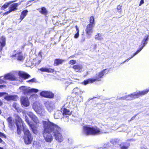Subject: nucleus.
Wrapping results in <instances>:
<instances>
[{"mask_svg": "<svg viewBox=\"0 0 149 149\" xmlns=\"http://www.w3.org/2000/svg\"><path fill=\"white\" fill-rule=\"evenodd\" d=\"M109 71V70L107 69H105L99 72L98 74H96L95 78L93 79L94 82H95V81H101V79L103 77V76L105 74V73L107 72L106 73L107 74Z\"/></svg>", "mask_w": 149, "mask_h": 149, "instance_id": "6e6552de", "label": "nucleus"}, {"mask_svg": "<svg viewBox=\"0 0 149 149\" xmlns=\"http://www.w3.org/2000/svg\"><path fill=\"white\" fill-rule=\"evenodd\" d=\"M54 135L55 139L59 142H61L63 140V137L61 133V128L57 125L53 123Z\"/></svg>", "mask_w": 149, "mask_h": 149, "instance_id": "20e7f679", "label": "nucleus"}, {"mask_svg": "<svg viewBox=\"0 0 149 149\" xmlns=\"http://www.w3.org/2000/svg\"><path fill=\"white\" fill-rule=\"evenodd\" d=\"M149 91V89H147L139 92H136L127 95V97H130V99L133 100L139 97L148 93Z\"/></svg>", "mask_w": 149, "mask_h": 149, "instance_id": "39448f33", "label": "nucleus"}, {"mask_svg": "<svg viewBox=\"0 0 149 149\" xmlns=\"http://www.w3.org/2000/svg\"><path fill=\"white\" fill-rule=\"evenodd\" d=\"M42 52L40 51L39 53H38V55L40 56V57H42Z\"/></svg>", "mask_w": 149, "mask_h": 149, "instance_id": "de8ad7c7", "label": "nucleus"}, {"mask_svg": "<svg viewBox=\"0 0 149 149\" xmlns=\"http://www.w3.org/2000/svg\"><path fill=\"white\" fill-rule=\"evenodd\" d=\"M65 61V60L60 58H56L54 60V66H57L62 64Z\"/></svg>", "mask_w": 149, "mask_h": 149, "instance_id": "4468645a", "label": "nucleus"}, {"mask_svg": "<svg viewBox=\"0 0 149 149\" xmlns=\"http://www.w3.org/2000/svg\"><path fill=\"white\" fill-rule=\"evenodd\" d=\"M26 81L28 83L31 82L32 83H36L37 82L35 78H33L27 81Z\"/></svg>", "mask_w": 149, "mask_h": 149, "instance_id": "4c0bfd02", "label": "nucleus"}, {"mask_svg": "<svg viewBox=\"0 0 149 149\" xmlns=\"http://www.w3.org/2000/svg\"><path fill=\"white\" fill-rule=\"evenodd\" d=\"M82 68V65L79 64L74 65L72 67V68L76 72H81Z\"/></svg>", "mask_w": 149, "mask_h": 149, "instance_id": "f3484780", "label": "nucleus"}, {"mask_svg": "<svg viewBox=\"0 0 149 149\" xmlns=\"http://www.w3.org/2000/svg\"><path fill=\"white\" fill-rule=\"evenodd\" d=\"M19 75L24 79H26L31 77V76L25 72H20L19 73Z\"/></svg>", "mask_w": 149, "mask_h": 149, "instance_id": "412c9836", "label": "nucleus"}, {"mask_svg": "<svg viewBox=\"0 0 149 149\" xmlns=\"http://www.w3.org/2000/svg\"><path fill=\"white\" fill-rule=\"evenodd\" d=\"M1 42H0V43H1Z\"/></svg>", "mask_w": 149, "mask_h": 149, "instance_id": "13d9d810", "label": "nucleus"}, {"mask_svg": "<svg viewBox=\"0 0 149 149\" xmlns=\"http://www.w3.org/2000/svg\"><path fill=\"white\" fill-rule=\"evenodd\" d=\"M79 33L78 32H77V33L75 34L74 37L75 38H77L79 37Z\"/></svg>", "mask_w": 149, "mask_h": 149, "instance_id": "c03bdc74", "label": "nucleus"}, {"mask_svg": "<svg viewBox=\"0 0 149 149\" xmlns=\"http://www.w3.org/2000/svg\"><path fill=\"white\" fill-rule=\"evenodd\" d=\"M76 63V61L74 60H70L69 62V64L71 65H74Z\"/></svg>", "mask_w": 149, "mask_h": 149, "instance_id": "ea45409f", "label": "nucleus"}, {"mask_svg": "<svg viewBox=\"0 0 149 149\" xmlns=\"http://www.w3.org/2000/svg\"><path fill=\"white\" fill-rule=\"evenodd\" d=\"M1 12L0 13V14H1Z\"/></svg>", "mask_w": 149, "mask_h": 149, "instance_id": "4d7b16f0", "label": "nucleus"}, {"mask_svg": "<svg viewBox=\"0 0 149 149\" xmlns=\"http://www.w3.org/2000/svg\"><path fill=\"white\" fill-rule=\"evenodd\" d=\"M94 82L93 79L89 78L87 79L84 80L82 82V84L85 85H86L89 83H92Z\"/></svg>", "mask_w": 149, "mask_h": 149, "instance_id": "bb28decb", "label": "nucleus"}, {"mask_svg": "<svg viewBox=\"0 0 149 149\" xmlns=\"http://www.w3.org/2000/svg\"><path fill=\"white\" fill-rule=\"evenodd\" d=\"M11 12V11L10 10V9H9V10L8 11H6V12H5L3 13V16L4 15H7Z\"/></svg>", "mask_w": 149, "mask_h": 149, "instance_id": "37998d69", "label": "nucleus"}, {"mask_svg": "<svg viewBox=\"0 0 149 149\" xmlns=\"http://www.w3.org/2000/svg\"><path fill=\"white\" fill-rule=\"evenodd\" d=\"M29 126L33 133H36L37 132L36 127L34 124H32L31 125H30Z\"/></svg>", "mask_w": 149, "mask_h": 149, "instance_id": "473e14b6", "label": "nucleus"}, {"mask_svg": "<svg viewBox=\"0 0 149 149\" xmlns=\"http://www.w3.org/2000/svg\"><path fill=\"white\" fill-rule=\"evenodd\" d=\"M0 149H3V147H0Z\"/></svg>", "mask_w": 149, "mask_h": 149, "instance_id": "864d4df0", "label": "nucleus"}, {"mask_svg": "<svg viewBox=\"0 0 149 149\" xmlns=\"http://www.w3.org/2000/svg\"><path fill=\"white\" fill-rule=\"evenodd\" d=\"M101 34L99 33H97L95 37V39L98 40H100L102 39Z\"/></svg>", "mask_w": 149, "mask_h": 149, "instance_id": "f704fd0d", "label": "nucleus"}, {"mask_svg": "<svg viewBox=\"0 0 149 149\" xmlns=\"http://www.w3.org/2000/svg\"><path fill=\"white\" fill-rule=\"evenodd\" d=\"M17 96L16 95H7L4 97L5 99L8 101L11 100L16 101L17 100Z\"/></svg>", "mask_w": 149, "mask_h": 149, "instance_id": "ddd939ff", "label": "nucleus"}, {"mask_svg": "<svg viewBox=\"0 0 149 149\" xmlns=\"http://www.w3.org/2000/svg\"><path fill=\"white\" fill-rule=\"evenodd\" d=\"M34 1V0H32V1Z\"/></svg>", "mask_w": 149, "mask_h": 149, "instance_id": "6e6d98bb", "label": "nucleus"}, {"mask_svg": "<svg viewBox=\"0 0 149 149\" xmlns=\"http://www.w3.org/2000/svg\"><path fill=\"white\" fill-rule=\"evenodd\" d=\"M13 107L14 108H15L17 112H19L20 111L19 108L17 106V105L16 104H14L13 105Z\"/></svg>", "mask_w": 149, "mask_h": 149, "instance_id": "58836bf2", "label": "nucleus"}, {"mask_svg": "<svg viewBox=\"0 0 149 149\" xmlns=\"http://www.w3.org/2000/svg\"><path fill=\"white\" fill-rule=\"evenodd\" d=\"M20 101L21 105L24 107H27L30 105V102L28 98L25 96H22L20 98Z\"/></svg>", "mask_w": 149, "mask_h": 149, "instance_id": "9b49d317", "label": "nucleus"}, {"mask_svg": "<svg viewBox=\"0 0 149 149\" xmlns=\"http://www.w3.org/2000/svg\"><path fill=\"white\" fill-rule=\"evenodd\" d=\"M4 77L6 79L10 80L13 81L16 79V78L14 76L9 74L6 75Z\"/></svg>", "mask_w": 149, "mask_h": 149, "instance_id": "b1692460", "label": "nucleus"}, {"mask_svg": "<svg viewBox=\"0 0 149 149\" xmlns=\"http://www.w3.org/2000/svg\"><path fill=\"white\" fill-rule=\"evenodd\" d=\"M39 70L42 72H46L47 73H53L54 70L52 68H42L39 69Z\"/></svg>", "mask_w": 149, "mask_h": 149, "instance_id": "6ab92c4d", "label": "nucleus"}, {"mask_svg": "<svg viewBox=\"0 0 149 149\" xmlns=\"http://www.w3.org/2000/svg\"><path fill=\"white\" fill-rule=\"evenodd\" d=\"M37 10L39 11V12L41 14L46 15L48 14V11L46 8L44 7H42L40 8H39Z\"/></svg>", "mask_w": 149, "mask_h": 149, "instance_id": "aec40b11", "label": "nucleus"}, {"mask_svg": "<svg viewBox=\"0 0 149 149\" xmlns=\"http://www.w3.org/2000/svg\"><path fill=\"white\" fill-rule=\"evenodd\" d=\"M24 58L25 57L23 55L22 52L19 51V54L16 59L18 61H22L24 60Z\"/></svg>", "mask_w": 149, "mask_h": 149, "instance_id": "cd10ccee", "label": "nucleus"}, {"mask_svg": "<svg viewBox=\"0 0 149 149\" xmlns=\"http://www.w3.org/2000/svg\"><path fill=\"white\" fill-rule=\"evenodd\" d=\"M14 117L15 123L17 127V133L18 135H20L21 133L22 126L24 130V123L18 115L15 114Z\"/></svg>", "mask_w": 149, "mask_h": 149, "instance_id": "7ed1b4c3", "label": "nucleus"}, {"mask_svg": "<svg viewBox=\"0 0 149 149\" xmlns=\"http://www.w3.org/2000/svg\"><path fill=\"white\" fill-rule=\"evenodd\" d=\"M74 92L76 94H78L79 93L81 94L82 93L81 89L78 87L75 88L73 90Z\"/></svg>", "mask_w": 149, "mask_h": 149, "instance_id": "72a5a7b5", "label": "nucleus"}, {"mask_svg": "<svg viewBox=\"0 0 149 149\" xmlns=\"http://www.w3.org/2000/svg\"><path fill=\"white\" fill-rule=\"evenodd\" d=\"M122 6H120L119 5L117 6L116 9L117 10L119 13H121L122 11Z\"/></svg>", "mask_w": 149, "mask_h": 149, "instance_id": "e433bc0d", "label": "nucleus"}, {"mask_svg": "<svg viewBox=\"0 0 149 149\" xmlns=\"http://www.w3.org/2000/svg\"><path fill=\"white\" fill-rule=\"evenodd\" d=\"M3 104V103L0 100V106H2Z\"/></svg>", "mask_w": 149, "mask_h": 149, "instance_id": "8fccbe9b", "label": "nucleus"}, {"mask_svg": "<svg viewBox=\"0 0 149 149\" xmlns=\"http://www.w3.org/2000/svg\"><path fill=\"white\" fill-rule=\"evenodd\" d=\"M145 38H144L141 42V47L132 56V57L130 58V59L132 58L134 56L139 52L144 47L145 45L147 44V41L148 40L149 36L148 35H147L145 36Z\"/></svg>", "mask_w": 149, "mask_h": 149, "instance_id": "1a4fd4ad", "label": "nucleus"}, {"mask_svg": "<svg viewBox=\"0 0 149 149\" xmlns=\"http://www.w3.org/2000/svg\"><path fill=\"white\" fill-rule=\"evenodd\" d=\"M89 24H91L95 25V17L93 16H91L89 18Z\"/></svg>", "mask_w": 149, "mask_h": 149, "instance_id": "7c9ffc66", "label": "nucleus"}, {"mask_svg": "<svg viewBox=\"0 0 149 149\" xmlns=\"http://www.w3.org/2000/svg\"><path fill=\"white\" fill-rule=\"evenodd\" d=\"M7 94V93L5 92L0 93V97H2L5 94Z\"/></svg>", "mask_w": 149, "mask_h": 149, "instance_id": "a18cd8bd", "label": "nucleus"}, {"mask_svg": "<svg viewBox=\"0 0 149 149\" xmlns=\"http://www.w3.org/2000/svg\"><path fill=\"white\" fill-rule=\"evenodd\" d=\"M22 90L23 91V93L24 94H28L30 93V89H29L27 88H24Z\"/></svg>", "mask_w": 149, "mask_h": 149, "instance_id": "c9c22d12", "label": "nucleus"}, {"mask_svg": "<svg viewBox=\"0 0 149 149\" xmlns=\"http://www.w3.org/2000/svg\"><path fill=\"white\" fill-rule=\"evenodd\" d=\"M17 0H15V1H10L9 2L6 3L2 6L1 8V10H4L11 3H13L15 2Z\"/></svg>", "mask_w": 149, "mask_h": 149, "instance_id": "c85d7f7f", "label": "nucleus"}, {"mask_svg": "<svg viewBox=\"0 0 149 149\" xmlns=\"http://www.w3.org/2000/svg\"><path fill=\"white\" fill-rule=\"evenodd\" d=\"M43 131L42 134L45 141L48 142H51L53 140V136L51 133H53L54 131L53 123L49 121H42Z\"/></svg>", "mask_w": 149, "mask_h": 149, "instance_id": "f257e3e1", "label": "nucleus"}, {"mask_svg": "<svg viewBox=\"0 0 149 149\" xmlns=\"http://www.w3.org/2000/svg\"><path fill=\"white\" fill-rule=\"evenodd\" d=\"M144 3V1L143 0H141L140 3L139 4V6H141V5L143 4Z\"/></svg>", "mask_w": 149, "mask_h": 149, "instance_id": "49530a36", "label": "nucleus"}, {"mask_svg": "<svg viewBox=\"0 0 149 149\" xmlns=\"http://www.w3.org/2000/svg\"><path fill=\"white\" fill-rule=\"evenodd\" d=\"M40 95L45 98L52 99L54 97V94L52 92L47 91H43L40 92Z\"/></svg>", "mask_w": 149, "mask_h": 149, "instance_id": "0eeeda50", "label": "nucleus"}, {"mask_svg": "<svg viewBox=\"0 0 149 149\" xmlns=\"http://www.w3.org/2000/svg\"><path fill=\"white\" fill-rule=\"evenodd\" d=\"M40 62H41L40 61V60H39V61H38V65L40 63Z\"/></svg>", "mask_w": 149, "mask_h": 149, "instance_id": "603ef678", "label": "nucleus"}, {"mask_svg": "<svg viewBox=\"0 0 149 149\" xmlns=\"http://www.w3.org/2000/svg\"><path fill=\"white\" fill-rule=\"evenodd\" d=\"M23 138L26 144H29L32 143L33 137L29 129H26L24 130V135L23 136Z\"/></svg>", "mask_w": 149, "mask_h": 149, "instance_id": "423d86ee", "label": "nucleus"}, {"mask_svg": "<svg viewBox=\"0 0 149 149\" xmlns=\"http://www.w3.org/2000/svg\"><path fill=\"white\" fill-rule=\"evenodd\" d=\"M5 86L3 85H0V88H1L3 87H4Z\"/></svg>", "mask_w": 149, "mask_h": 149, "instance_id": "3c124183", "label": "nucleus"}, {"mask_svg": "<svg viewBox=\"0 0 149 149\" xmlns=\"http://www.w3.org/2000/svg\"><path fill=\"white\" fill-rule=\"evenodd\" d=\"M83 129L84 134L86 136L98 135L101 133L100 130L97 127H94L86 125L83 127Z\"/></svg>", "mask_w": 149, "mask_h": 149, "instance_id": "f03ea898", "label": "nucleus"}, {"mask_svg": "<svg viewBox=\"0 0 149 149\" xmlns=\"http://www.w3.org/2000/svg\"><path fill=\"white\" fill-rule=\"evenodd\" d=\"M13 52L15 53V54L12 55L10 57L13 59H16L19 54V51H17L16 50H15L13 51Z\"/></svg>", "mask_w": 149, "mask_h": 149, "instance_id": "c756f323", "label": "nucleus"}, {"mask_svg": "<svg viewBox=\"0 0 149 149\" xmlns=\"http://www.w3.org/2000/svg\"><path fill=\"white\" fill-rule=\"evenodd\" d=\"M75 27L76 29V31H77V32H78L79 33V29L78 28L77 26L76 25L75 26Z\"/></svg>", "mask_w": 149, "mask_h": 149, "instance_id": "09e8293b", "label": "nucleus"}, {"mask_svg": "<svg viewBox=\"0 0 149 149\" xmlns=\"http://www.w3.org/2000/svg\"><path fill=\"white\" fill-rule=\"evenodd\" d=\"M95 25H92L91 24H88L86 27L85 31L86 35L88 38L91 37L92 34L93 32V29Z\"/></svg>", "mask_w": 149, "mask_h": 149, "instance_id": "9d476101", "label": "nucleus"}, {"mask_svg": "<svg viewBox=\"0 0 149 149\" xmlns=\"http://www.w3.org/2000/svg\"><path fill=\"white\" fill-rule=\"evenodd\" d=\"M28 12V11L26 10H24L22 12L20 16L19 19L20 20V22L27 15Z\"/></svg>", "mask_w": 149, "mask_h": 149, "instance_id": "5701e85b", "label": "nucleus"}, {"mask_svg": "<svg viewBox=\"0 0 149 149\" xmlns=\"http://www.w3.org/2000/svg\"><path fill=\"white\" fill-rule=\"evenodd\" d=\"M0 137L2 138H4L5 139L7 138L6 135L5 134L1 132H0ZM5 143V142L3 141V140L1 138H0V143Z\"/></svg>", "mask_w": 149, "mask_h": 149, "instance_id": "2f4dec72", "label": "nucleus"}, {"mask_svg": "<svg viewBox=\"0 0 149 149\" xmlns=\"http://www.w3.org/2000/svg\"><path fill=\"white\" fill-rule=\"evenodd\" d=\"M28 12V11L26 10H24L22 12L20 16L19 19L20 20V22L27 15Z\"/></svg>", "mask_w": 149, "mask_h": 149, "instance_id": "4be33fe9", "label": "nucleus"}, {"mask_svg": "<svg viewBox=\"0 0 149 149\" xmlns=\"http://www.w3.org/2000/svg\"><path fill=\"white\" fill-rule=\"evenodd\" d=\"M30 117L32 120L36 124H37L40 123L38 118L35 115H32Z\"/></svg>", "mask_w": 149, "mask_h": 149, "instance_id": "a878e982", "label": "nucleus"}, {"mask_svg": "<svg viewBox=\"0 0 149 149\" xmlns=\"http://www.w3.org/2000/svg\"><path fill=\"white\" fill-rule=\"evenodd\" d=\"M61 111L62 112V114L63 116L64 115H70L72 113V111H70L69 109H68L65 108L61 109Z\"/></svg>", "mask_w": 149, "mask_h": 149, "instance_id": "a211bd4d", "label": "nucleus"}, {"mask_svg": "<svg viewBox=\"0 0 149 149\" xmlns=\"http://www.w3.org/2000/svg\"><path fill=\"white\" fill-rule=\"evenodd\" d=\"M21 2L15 3L12 4L9 8V9L12 12L17 9V7L21 4Z\"/></svg>", "mask_w": 149, "mask_h": 149, "instance_id": "dca6fc26", "label": "nucleus"}, {"mask_svg": "<svg viewBox=\"0 0 149 149\" xmlns=\"http://www.w3.org/2000/svg\"><path fill=\"white\" fill-rule=\"evenodd\" d=\"M25 121L29 125V126L30 125H31L32 124H31L30 122L29 121V118H27V116L26 117Z\"/></svg>", "mask_w": 149, "mask_h": 149, "instance_id": "a19ab883", "label": "nucleus"}, {"mask_svg": "<svg viewBox=\"0 0 149 149\" xmlns=\"http://www.w3.org/2000/svg\"><path fill=\"white\" fill-rule=\"evenodd\" d=\"M130 143L128 142H123L120 144V149H129V148L130 146Z\"/></svg>", "mask_w": 149, "mask_h": 149, "instance_id": "f8f14e48", "label": "nucleus"}, {"mask_svg": "<svg viewBox=\"0 0 149 149\" xmlns=\"http://www.w3.org/2000/svg\"><path fill=\"white\" fill-rule=\"evenodd\" d=\"M38 91V90L36 89L32 88L30 89V93H37Z\"/></svg>", "mask_w": 149, "mask_h": 149, "instance_id": "79ce46f5", "label": "nucleus"}, {"mask_svg": "<svg viewBox=\"0 0 149 149\" xmlns=\"http://www.w3.org/2000/svg\"><path fill=\"white\" fill-rule=\"evenodd\" d=\"M7 121L8 122V126L10 128L12 129L15 126L13 123L12 117H9L7 119Z\"/></svg>", "mask_w": 149, "mask_h": 149, "instance_id": "2eb2a0df", "label": "nucleus"}, {"mask_svg": "<svg viewBox=\"0 0 149 149\" xmlns=\"http://www.w3.org/2000/svg\"><path fill=\"white\" fill-rule=\"evenodd\" d=\"M1 110H0V114H1Z\"/></svg>", "mask_w": 149, "mask_h": 149, "instance_id": "5fc2aeb1", "label": "nucleus"}, {"mask_svg": "<svg viewBox=\"0 0 149 149\" xmlns=\"http://www.w3.org/2000/svg\"><path fill=\"white\" fill-rule=\"evenodd\" d=\"M0 39L1 40L2 42L1 43V46L0 48V52L3 49V47L6 45V38L3 36H2Z\"/></svg>", "mask_w": 149, "mask_h": 149, "instance_id": "393cba45", "label": "nucleus"}]
</instances>
